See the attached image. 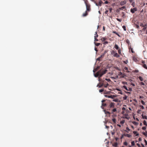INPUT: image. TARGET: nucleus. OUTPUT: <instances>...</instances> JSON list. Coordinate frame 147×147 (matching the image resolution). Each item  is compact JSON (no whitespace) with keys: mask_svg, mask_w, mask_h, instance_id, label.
Masks as SVG:
<instances>
[{"mask_svg":"<svg viewBox=\"0 0 147 147\" xmlns=\"http://www.w3.org/2000/svg\"><path fill=\"white\" fill-rule=\"evenodd\" d=\"M108 12V10H106L105 11V14H107Z\"/></svg>","mask_w":147,"mask_h":147,"instance_id":"864d4df0","label":"nucleus"},{"mask_svg":"<svg viewBox=\"0 0 147 147\" xmlns=\"http://www.w3.org/2000/svg\"><path fill=\"white\" fill-rule=\"evenodd\" d=\"M114 47L116 49H117V50H118L119 49V46L118 45H116L115 44V47Z\"/></svg>","mask_w":147,"mask_h":147,"instance_id":"dca6fc26","label":"nucleus"},{"mask_svg":"<svg viewBox=\"0 0 147 147\" xmlns=\"http://www.w3.org/2000/svg\"><path fill=\"white\" fill-rule=\"evenodd\" d=\"M123 62L124 63H125V64H127V63L128 62V61L127 60H126V61H123Z\"/></svg>","mask_w":147,"mask_h":147,"instance_id":"37998d69","label":"nucleus"},{"mask_svg":"<svg viewBox=\"0 0 147 147\" xmlns=\"http://www.w3.org/2000/svg\"><path fill=\"white\" fill-rule=\"evenodd\" d=\"M107 70L106 69L104 70H100L98 71L95 75V76L96 77L99 76V77H101L103 75L105 74Z\"/></svg>","mask_w":147,"mask_h":147,"instance_id":"f257e3e1","label":"nucleus"},{"mask_svg":"<svg viewBox=\"0 0 147 147\" xmlns=\"http://www.w3.org/2000/svg\"><path fill=\"white\" fill-rule=\"evenodd\" d=\"M122 28L123 29V30L124 31H126V26H123Z\"/></svg>","mask_w":147,"mask_h":147,"instance_id":"a878e982","label":"nucleus"},{"mask_svg":"<svg viewBox=\"0 0 147 147\" xmlns=\"http://www.w3.org/2000/svg\"><path fill=\"white\" fill-rule=\"evenodd\" d=\"M105 100H103L102 101V103H103L105 101Z\"/></svg>","mask_w":147,"mask_h":147,"instance_id":"6e6d98bb","label":"nucleus"},{"mask_svg":"<svg viewBox=\"0 0 147 147\" xmlns=\"http://www.w3.org/2000/svg\"><path fill=\"white\" fill-rule=\"evenodd\" d=\"M108 43V42L107 41H104V42L103 43L104 44H107Z\"/></svg>","mask_w":147,"mask_h":147,"instance_id":"a19ab883","label":"nucleus"},{"mask_svg":"<svg viewBox=\"0 0 147 147\" xmlns=\"http://www.w3.org/2000/svg\"><path fill=\"white\" fill-rule=\"evenodd\" d=\"M123 135L125 136H127L128 138H130L131 137V135L128 134H124Z\"/></svg>","mask_w":147,"mask_h":147,"instance_id":"1a4fd4ad","label":"nucleus"},{"mask_svg":"<svg viewBox=\"0 0 147 147\" xmlns=\"http://www.w3.org/2000/svg\"><path fill=\"white\" fill-rule=\"evenodd\" d=\"M98 39L96 38V37H94V41H98Z\"/></svg>","mask_w":147,"mask_h":147,"instance_id":"c03bdc74","label":"nucleus"},{"mask_svg":"<svg viewBox=\"0 0 147 147\" xmlns=\"http://www.w3.org/2000/svg\"><path fill=\"white\" fill-rule=\"evenodd\" d=\"M95 44L96 46H98L100 45V43H95Z\"/></svg>","mask_w":147,"mask_h":147,"instance_id":"473e14b6","label":"nucleus"},{"mask_svg":"<svg viewBox=\"0 0 147 147\" xmlns=\"http://www.w3.org/2000/svg\"><path fill=\"white\" fill-rule=\"evenodd\" d=\"M104 91V90L103 89H101L99 90V91L100 92H102Z\"/></svg>","mask_w":147,"mask_h":147,"instance_id":"c9c22d12","label":"nucleus"},{"mask_svg":"<svg viewBox=\"0 0 147 147\" xmlns=\"http://www.w3.org/2000/svg\"><path fill=\"white\" fill-rule=\"evenodd\" d=\"M139 79L141 81H142L143 80V79L141 76H139Z\"/></svg>","mask_w":147,"mask_h":147,"instance_id":"6ab92c4d","label":"nucleus"},{"mask_svg":"<svg viewBox=\"0 0 147 147\" xmlns=\"http://www.w3.org/2000/svg\"><path fill=\"white\" fill-rule=\"evenodd\" d=\"M131 145L132 146H134L135 145V142L134 141H132L131 142Z\"/></svg>","mask_w":147,"mask_h":147,"instance_id":"cd10ccee","label":"nucleus"},{"mask_svg":"<svg viewBox=\"0 0 147 147\" xmlns=\"http://www.w3.org/2000/svg\"><path fill=\"white\" fill-rule=\"evenodd\" d=\"M144 124L145 125H147V123H146V122L145 120H144L143 122Z\"/></svg>","mask_w":147,"mask_h":147,"instance_id":"bb28decb","label":"nucleus"},{"mask_svg":"<svg viewBox=\"0 0 147 147\" xmlns=\"http://www.w3.org/2000/svg\"><path fill=\"white\" fill-rule=\"evenodd\" d=\"M105 96L106 97H108V98H111L112 97L111 95V96H108V95H105Z\"/></svg>","mask_w":147,"mask_h":147,"instance_id":"72a5a7b5","label":"nucleus"},{"mask_svg":"<svg viewBox=\"0 0 147 147\" xmlns=\"http://www.w3.org/2000/svg\"><path fill=\"white\" fill-rule=\"evenodd\" d=\"M116 111V109H115V108L113 109V110H112V111H113V112H115Z\"/></svg>","mask_w":147,"mask_h":147,"instance_id":"79ce46f5","label":"nucleus"},{"mask_svg":"<svg viewBox=\"0 0 147 147\" xmlns=\"http://www.w3.org/2000/svg\"><path fill=\"white\" fill-rule=\"evenodd\" d=\"M146 126L143 127H142V129L144 130H146Z\"/></svg>","mask_w":147,"mask_h":147,"instance_id":"e433bc0d","label":"nucleus"},{"mask_svg":"<svg viewBox=\"0 0 147 147\" xmlns=\"http://www.w3.org/2000/svg\"><path fill=\"white\" fill-rule=\"evenodd\" d=\"M146 137H147V131H146L145 132H143L142 133Z\"/></svg>","mask_w":147,"mask_h":147,"instance_id":"a211bd4d","label":"nucleus"},{"mask_svg":"<svg viewBox=\"0 0 147 147\" xmlns=\"http://www.w3.org/2000/svg\"><path fill=\"white\" fill-rule=\"evenodd\" d=\"M104 54H103L101 55L100 57H103L104 56Z\"/></svg>","mask_w":147,"mask_h":147,"instance_id":"052dcab7","label":"nucleus"},{"mask_svg":"<svg viewBox=\"0 0 147 147\" xmlns=\"http://www.w3.org/2000/svg\"><path fill=\"white\" fill-rule=\"evenodd\" d=\"M127 97V96L125 95V96L123 98V100H126Z\"/></svg>","mask_w":147,"mask_h":147,"instance_id":"4be33fe9","label":"nucleus"},{"mask_svg":"<svg viewBox=\"0 0 147 147\" xmlns=\"http://www.w3.org/2000/svg\"><path fill=\"white\" fill-rule=\"evenodd\" d=\"M143 67L146 69H147V67L146 64H144L143 65Z\"/></svg>","mask_w":147,"mask_h":147,"instance_id":"aec40b11","label":"nucleus"},{"mask_svg":"<svg viewBox=\"0 0 147 147\" xmlns=\"http://www.w3.org/2000/svg\"><path fill=\"white\" fill-rule=\"evenodd\" d=\"M125 113V111H122L121 112V114H124Z\"/></svg>","mask_w":147,"mask_h":147,"instance_id":"8fccbe9b","label":"nucleus"},{"mask_svg":"<svg viewBox=\"0 0 147 147\" xmlns=\"http://www.w3.org/2000/svg\"><path fill=\"white\" fill-rule=\"evenodd\" d=\"M102 2L101 1H99L98 3H96V5L97 6H101V5Z\"/></svg>","mask_w":147,"mask_h":147,"instance_id":"0eeeda50","label":"nucleus"},{"mask_svg":"<svg viewBox=\"0 0 147 147\" xmlns=\"http://www.w3.org/2000/svg\"><path fill=\"white\" fill-rule=\"evenodd\" d=\"M101 40L102 42H104L106 40V38L103 37L101 38Z\"/></svg>","mask_w":147,"mask_h":147,"instance_id":"2eb2a0df","label":"nucleus"},{"mask_svg":"<svg viewBox=\"0 0 147 147\" xmlns=\"http://www.w3.org/2000/svg\"><path fill=\"white\" fill-rule=\"evenodd\" d=\"M105 113L107 115H109V116H110V113L109 111H105Z\"/></svg>","mask_w":147,"mask_h":147,"instance_id":"f3484780","label":"nucleus"},{"mask_svg":"<svg viewBox=\"0 0 147 147\" xmlns=\"http://www.w3.org/2000/svg\"><path fill=\"white\" fill-rule=\"evenodd\" d=\"M124 70H126V72H129V71L128 70V69L127 67H125L124 68Z\"/></svg>","mask_w":147,"mask_h":147,"instance_id":"412c9836","label":"nucleus"},{"mask_svg":"<svg viewBox=\"0 0 147 147\" xmlns=\"http://www.w3.org/2000/svg\"><path fill=\"white\" fill-rule=\"evenodd\" d=\"M134 134L136 135V136H138L139 135V134L138 133H137V131H134L133 132Z\"/></svg>","mask_w":147,"mask_h":147,"instance_id":"4468645a","label":"nucleus"},{"mask_svg":"<svg viewBox=\"0 0 147 147\" xmlns=\"http://www.w3.org/2000/svg\"><path fill=\"white\" fill-rule=\"evenodd\" d=\"M140 107H141V108L142 109H144V106L142 105H141L140 106Z\"/></svg>","mask_w":147,"mask_h":147,"instance_id":"49530a36","label":"nucleus"},{"mask_svg":"<svg viewBox=\"0 0 147 147\" xmlns=\"http://www.w3.org/2000/svg\"><path fill=\"white\" fill-rule=\"evenodd\" d=\"M131 51L132 53H134V51H133L132 48L131 49Z\"/></svg>","mask_w":147,"mask_h":147,"instance_id":"0e129e2a","label":"nucleus"},{"mask_svg":"<svg viewBox=\"0 0 147 147\" xmlns=\"http://www.w3.org/2000/svg\"><path fill=\"white\" fill-rule=\"evenodd\" d=\"M131 85H132V86H135V85L134 84H133V83H131Z\"/></svg>","mask_w":147,"mask_h":147,"instance_id":"13d9d810","label":"nucleus"},{"mask_svg":"<svg viewBox=\"0 0 147 147\" xmlns=\"http://www.w3.org/2000/svg\"><path fill=\"white\" fill-rule=\"evenodd\" d=\"M122 88L125 89L127 91H132V88H127L126 86H123Z\"/></svg>","mask_w":147,"mask_h":147,"instance_id":"20e7f679","label":"nucleus"},{"mask_svg":"<svg viewBox=\"0 0 147 147\" xmlns=\"http://www.w3.org/2000/svg\"><path fill=\"white\" fill-rule=\"evenodd\" d=\"M103 29L104 30H105V27L104 26L103 27Z\"/></svg>","mask_w":147,"mask_h":147,"instance_id":"69168bd1","label":"nucleus"},{"mask_svg":"<svg viewBox=\"0 0 147 147\" xmlns=\"http://www.w3.org/2000/svg\"><path fill=\"white\" fill-rule=\"evenodd\" d=\"M84 3L86 6V11H89L90 10V5L89 3L87 0H84Z\"/></svg>","mask_w":147,"mask_h":147,"instance_id":"f03ea898","label":"nucleus"},{"mask_svg":"<svg viewBox=\"0 0 147 147\" xmlns=\"http://www.w3.org/2000/svg\"><path fill=\"white\" fill-rule=\"evenodd\" d=\"M122 83L124 84H127V83L126 82H122Z\"/></svg>","mask_w":147,"mask_h":147,"instance_id":"bf43d9fd","label":"nucleus"},{"mask_svg":"<svg viewBox=\"0 0 147 147\" xmlns=\"http://www.w3.org/2000/svg\"><path fill=\"white\" fill-rule=\"evenodd\" d=\"M112 10V9L111 8H109L110 12L111 13Z\"/></svg>","mask_w":147,"mask_h":147,"instance_id":"5fc2aeb1","label":"nucleus"},{"mask_svg":"<svg viewBox=\"0 0 147 147\" xmlns=\"http://www.w3.org/2000/svg\"><path fill=\"white\" fill-rule=\"evenodd\" d=\"M98 34H97V32H95V34H94V37H96V38H97V37H98Z\"/></svg>","mask_w":147,"mask_h":147,"instance_id":"5701e85b","label":"nucleus"},{"mask_svg":"<svg viewBox=\"0 0 147 147\" xmlns=\"http://www.w3.org/2000/svg\"><path fill=\"white\" fill-rule=\"evenodd\" d=\"M123 144L125 146H127V143L126 142H125L123 143Z\"/></svg>","mask_w":147,"mask_h":147,"instance_id":"2f4dec72","label":"nucleus"},{"mask_svg":"<svg viewBox=\"0 0 147 147\" xmlns=\"http://www.w3.org/2000/svg\"><path fill=\"white\" fill-rule=\"evenodd\" d=\"M125 108L124 107H123L122 108V111H125Z\"/></svg>","mask_w":147,"mask_h":147,"instance_id":"3c124183","label":"nucleus"},{"mask_svg":"<svg viewBox=\"0 0 147 147\" xmlns=\"http://www.w3.org/2000/svg\"><path fill=\"white\" fill-rule=\"evenodd\" d=\"M137 11V9L136 8H134L133 9H131L130 10L131 12L132 13H134L135 12V11Z\"/></svg>","mask_w":147,"mask_h":147,"instance_id":"39448f33","label":"nucleus"},{"mask_svg":"<svg viewBox=\"0 0 147 147\" xmlns=\"http://www.w3.org/2000/svg\"><path fill=\"white\" fill-rule=\"evenodd\" d=\"M102 106L105 107V106H106L107 105V104L106 103H102Z\"/></svg>","mask_w":147,"mask_h":147,"instance_id":"393cba45","label":"nucleus"},{"mask_svg":"<svg viewBox=\"0 0 147 147\" xmlns=\"http://www.w3.org/2000/svg\"><path fill=\"white\" fill-rule=\"evenodd\" d=\"M125 122V121L124 120L120 122V123H121V124H123Z\"/></svg>","mask_w":147,"mask_h":147,"instance_id":"f704fd0d","label":"nucleus"},{"mask_svg":"<svg viewBox=\"0 0 147 147\" xmlns=\"http://www.w3.org/2000/svg\"><path fill=\"white\" fill-rule=\"evenodd\" d=\"M146 25L145 26V27H144V28H143V30H145L146 29Z\"/></svg>","mask_w":147,"mask_h":147,"instance_id":"a18cd8bd","label":"nucleus"},{"mask_svg":"<svg viewBox=\"0 0 147 147\" xmlns=\"http://www.w3.org/2000/svg\"><path fill=\"white\" fill-rule=\"evenodd\" d=\"M121 10L125 11V10H126L125 7V6H123L121 7H120V10Z\"/></svg>","mask_w":147,"mask_h":147,"instance_id":"f8f14e48","label":"nucleus"},{"mask_svg":"<svg viewBox=\"0 0 147 147\" xmlns=\"http://www.w3.org/2000/svg\"><path fill=\"white\" fill-rule=\"evenodd\" d=\"M108 85V83H107L106 84H104V85L105 87H107V86Z\"/></svg>","mask_w":147,"mask_h":147,"instance_id":"58836bf2","label":"nucleus"},{"mask_svg":"<svg viewBox=\"0 0 147 147\" xmlns=\"http://www.w3.org/2000/svg\"><path fill=\"white\" fill-rule=\"evenodd\" d=\"M133 60L134 61H136V58H135L134 57H133Z\"/></svg>","mask_w":147,"mask_h":147,"instance_id":"ea45409f","label":"nucleus"},{"mask_svg":"<svg viewBox=\"0 0 147 147\" xmlns=\"http://www.w3.org/2000/svg\"><path fill=\"white\" fill-rule=\"evenodd\" d=\"M144 142H145V143H146V145H147V141L146 140H144Z\"/></svg>","mask_w":147,"mask_h":147,"instance_id":"603ef678","label":"nucleus"},{"mask_svg":"<svg viewBox=\"0 0 147 147\" xmlns=\"http://www.w3.org/2000/svg\"><path fill=\"white\" fill-rule=\"evenodd\" d=\"M131 5L133 6V7H134L135 5V3L134 1L132 2Z\"/></svg>","mask_w":147,"mask_h":147,"instance_id":"c756f323","label":"nucleus"},{"mask_svg":"<svg viewBox=\"0 0 147 147\" xmlns=\"http://www.w3.org/2000/svg\"><path fill=\"white\" fill-rule=\"evenodd\" d=\"M105 80H107V81L108 82H109V81H110V79H105Z\"/></svg>","mask_w":147,"mask_h":147,"instance_id":"de8ad7c7","label":"nucleus"},{"mask_svg":"<svg viewBox=\"0 0 147 147\" xmlns=\"http://www.w3.org/2000/svg\"><path fill=\"white\" fill-rule=\"evenodd\" d=\"M142 116L143 119H147V116L146 115H144L143 114L142 115Z\"/></svg>","mask_w":147,"mask_h":147,"instance_id":"ddd939ff","label":"nucleus"},{"mask_svg":"<svg viewBox=\"0 0 147 147\" xmlns=\"http://www.w3.org/2000/svg\"><path fill=\"white\" fill-rule=\"evenodd\" d=\"M141 103L143 105H145V102L143 100L141 101Z\"/></svg>","mask_w":147,"mask_h":147,"instance_id":"4c0bfd02","label":"nucleus"},{"mask_svg":"<svg viewBox=\"0 0 147 147\" xmlns=\"http://www.w3.org/2000/svg\"><path fill=\"white\" fill-rule=\"evenodd\" d=\"M137 145L139 147H140V144H138V143H137Z\"/></svg>","mask_w":147,"mask_h":147,"instance_id":"4d7b16f0","label":"nucleus"},{"mask_svg":"<svg viewBox=\"0 0 147 147\" xmlns=\"http://www.w3.org/2000/svg\"><path fill=\"white\" fill-rule=\"evenodd\" d=\"M142 63L144 64L145 63V62L144 61H142Z\"/></svg>","mask_w":147,"mask_h":147,"instance_id":"774afa93","label":"nucleus"},{"mask_svg":"<svg viewBox=\"0 0 147 147\" xmlns=\"http://www.w3.org/2000/svg\"><path fill=\"white\" fill-rule=\"evenodd\" d=\"M113 122L114 123H115L116 121V119H115L113 118L112 119Z\"/></svg>","mask_w":147,"mask_h":147,"instance_id":"7c9ffc66","label":"nucleus"},{"mask_svg":"<svg viewBox=\"0 0 147 147\" xmlns=\"http://www.w3.org/2000/svg\"><path fill=\"white\" fill-rule=\"evenodd\" d=\"M133 0H129V1L131 3L133 2Z\"/></svg>","mask_w":147,"mask_h":147,"instance_id":"680f3d73","label":"nucleus"},{"mask_svg":"<svg viewBox=\"0 0 147 147\" xmlns=\"http://www.w3.org/2000/svg\"><path fill=\"white\" fill-rule=\"evenodd\" d=\"M126 1L125 0H124L123 1H121L120 3V5H123L125 4H126Z\"/></svg>","mask_w":147,"mask_h":147,"instance_id":"423d86ee","label":"nucleus"},{"mask_svg":"<svg viewBox=\"0 0 147 147\" xmlns=\"http://www.w3.org/2000/svg\"><path fill=\"white\" fill-rule=\"evenodd\" d=\"M114 103L113 102H111L110 105L109 107L110 108L113 107H114Z\"/></svg>","mask_w":147,"mask_h":147,"instance_id":"6e6552de","label":"nucleus"},{"mask_svg":"<svg viewBox=\"0 0 147 147\" xmlns=\"http://www.w3.org/2000/svg\"><path fill=\"white\" fill-rule=\"evenodd\" d=\"M141 145H142V147H144V145L142 144Z\"/></svg>","mask_w":147,"mask_h":147,"instance_id":"338daca9","label":"nucleus"},{"mask_svg":"<svg viewBox=\"0 0 147 147\" xmlns=\"http://www.w3.org/2000/svg\"><path fill=\"white\" fill-rule=\"evenodd\" d=\"M113 33L115 34H116L118 36H119V34L118 33H117L116 32H115V31H113Z\"/></svg>","mask_w":147,"mask_h":147,"instance_id":"b1692460","label":"nucleus"},{"mask_svg":"<svg viewBox=\"0 0 147 147\" xmlns=\"http://www.w3.org/2000/svg\"><path fill=\"white\" fill-rule=\"evenodd\" d=\"M113 146L114 147H119L118 146V144L117 142H115L113 144Z\"/></svg>","mask_w":147,"mask_h":147,"instance_id":"9d476101","label":"nucleus"},{"mask_svg":"<svg viewBox=\"0 0 147 147\" xmlns=\"http://www.w3.org/2000/svg\"><path fill=\"white\" fill-rule=\"evenodd\" d=\"M141 85L144 86V84L143 82H141Z\"/></svg>","mask_w":147,"mask_h":147,"instance_id":"09e8293b","label":"nucleus"},{"mask_svg":"<svg viewBox=\"0 0 147 147\" xmlns=\"http://www.w3.org/2000/svg\"><path fill=\"white\" fill-rule=\"evenodd\" d=\"M88 15V13H87V11H85V12L83 14L82 16L83 17H85V16H87Z\"/></svg>","mask_w":147,"mask_h":147,"instance_id":"9b49d317","label":"nucleus"},{"mask_svg":"<svg viewBox=\"0 0 147 147\" xmlns=\"http://www.w3.org/2000/svg\"><path fill=\"white\" fill-rule=\"evenodd\" d=\"M111 54L114 57H117L119 56V54L116 52L114 50H113L111 51Z\"/></svg>","mask_w":147,"mask_h":147,"instance_id":"7ed1b4c3","label":"nucleus"},{"mask_svg":"<svg viewBox=\"0 0 147 147\" xmlns=\"http://www.w3.org/2000/svg\"><path fill=\"white\" fill-rule=\"evenodd\" d=\"M105 4H108V2L107 1H106L105 2Z\"/></svg>","mask_w":147,"mask_h":147,"instance_id":"e2e57ef3","label":"nucleus"},{"mask_svg":"<svg viewBox=\"0 0 147 147\" xmlns=\"http://www.w3.org/2000/svg\"><path fill=\"white\" fill-rule=\"evenodd\" d=\"M146 25H144L143 24V23H141L140 24V26H142V27H145V26Z\"/></svg>","mask_w":147,"mask_h":147,"instance_id":"c85d7f7f","label":"nucleus"}]
</instances>
